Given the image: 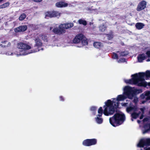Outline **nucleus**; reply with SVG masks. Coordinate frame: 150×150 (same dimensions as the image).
Segmentation results:
<instances>
[{
  "instance_id": "1",
  "label": "nucleus",
  "mask_w": 150,
  "mask_h": 150,
  "mask_svg": "<svg viewBox=\"0 0 150 150\" xmlns=\"http://www.w3.org/2000/svg\"><path fill=\"white\" fill-rule=\"evenodd\" d=\"M123 90V94L118 95L116 98L108 100L105 102L103 113L105 115L109 116L113 114L115 112V109L119 107V101H124L127 97L132 99L136 94L142 92L141 89L138 90L129 86L124 87Z\"/></svg>"
},
{
  "instance_id": "2",
  "label": "nucleus",
  "mask_w": 150,
  "mask_h": 150,
  "mask_svg": "<svg viewBox=\"0 0 150 150\" xmlns=\"http://www.w3.org/2000/svg\"><path fill=\"white\" fill-rule=\"evenodd\" d=\"M132 79L125 80L127 83L134 84L138 86L146 87L148 83L145 81V79L150 77V71H147L145 72H139L132 76Z\"/></svg>"
},
{
  "instance_id": "3",
  "label": "nucleus",
  "mask_w": 150,
  "mask_h": 150,
  "mask_svg": "<svg viewBox=\"0 0 150 150\" xmlns=\"http://www.w3.org/2000/svg\"><path fill=\"white\" fill-rule=\"evenodd\" d=\"M125 114L121 112L115 114L109 119L110 124L114 127H116L122 124L125 120Z\"/></svg>"
},
{
  "instance_id": "4",
  "label": "nucleus",
  "mask_w": 150,
  "mask_h": 150,
  "mask_svg": "<svg viewBox=\"0 0 150 150\" xmlns=\"http://www.w3.org/2000/svg\"><path fill=\"white\" fill-rule=\"evenodd\" d=\"M74 26L73 23H70L67 24H62L59 26V29L54 28L53 30V31L54 33L58 34H60L65 32L64 29L70 28Z\"/></svg>"
},
{
  "instance_id": "5",
  "label": "nucleus",
  "mask_w": 150,
  "mask_h": 150,
  "mask_svg": "<svg viewBox=\"0 0 150 150\" xmlns=\"http://www.w3.org/2000/svg\"><path fill=\"white\" fill-rule=\"evenodd\" d=\"M17 47L19 49H22V50L21 51H24L28 52H29V54L37 52L40 50V49L29 50L31 49V46L23 42L18 43L17 45Z\"/></svg>"
},
{
  "instance_id": "6",
  "label": "nucleus",
  "mask_w": 150,
  "mask_h": 150,
  "mask_svg": "<svg viewBox=\"0 0 150 150\" xmlns=\"http://www.w3.org/2000/svg\"><path fill=\"white\" fill-rule=\"evenodd\" d=\"M137 107L136 106H132L131 103L130 104V106L127 107L126 109V111L129 113H131V116L132 118L131 120L133 121V119H136L139 116V113H137Z\"/></svg>"
},
{
  "instance_id": "7",
  "label": "nucleus",
  "mask_w": 150,
  "mask_h": 150,
  "mask_svg": "<svg viewBox=\"0 0 150 150\" xmlns=\"http://www.w3.org/2000/svg\"><path fill=\"white\" fill-rule=\"evenodd\" d=\"M150 145V139L143 138L140 140L137 145L138 147L143 148L141 150H150V147L146 148L144 147L146 145Z\"/></svg>"
},
{
  "instance_id": "8",
  "label": "nucleus",
  "mask_w": 150,
  "mask_h": 150,
  "mask_svg": "<svg viewBox=\"0 0 150 150\" xmlns=\"http://www.w3.org/2000/svg\"><path fill=\"white\" fill-rule=\"evenodd\" d=\"M103 112V110L102 107H100L98 109V114L94 118V120L96 123L101 124L102 123L103 120L102 118V115Z\"/></svg>"
},
{
  "instance_id": "9",
  "label": "nucleus",
  "mask_w": 150,
  "mask_h": 150,
  "mask_svg": "<svg viewBox=\"0 0 150 150\" xmlns=\"http://www.w3.org/2000/svg\"><path fill=\"white\" fill-rule=\"evenodd\" d=\"M40 39H42L45 42L47 41V36L45 35H39V38H36L35 40L36 46L38 48V49L42 50V48H40V47L42 45V43L40 41Z\"/></svg>"
},
{
  "instance_id": "10",
  "label": "nucleus",
  "mask_w": 150,
  "mask_h": 150,
  "mask_svg": "<svg viewBox=\"0 0 150 150\" xmlns=\"http://www.w3.org/2000/svg\"><path fill=\"white\" fill-rule=\"evenodd\" d=\"M150 86V82L148 83V85ZM141 98L144 99V100L142 101V103L144 104L147 100L150 99V91H146L141 95Z\"/></svg>"
},
{
  "instance_id": "11",
  "label": "nucleus",
  "mask_w": 150,
  "mask_h": 150,
  "mask_svg": "<svg viewBox=\"0 0 150 150\" xmlns=\"http://www.w3.org/2000/svg\"><path fill=\"white\" fill-rule=\"evenodd\" d=\"M96 139H86L83 141L82 144L84 146H90L96 144Z\"/></svg>"
},
{
  "instance_id": "12",
  "label": "nucleus",
  "mask_w": 150,
  "mask_h": 150,
  "mask_svg": "<svg viewBox=\"0 0 150 150\" xmlns=\"http://www.w3.org/2000/svg\"><path fill=\"white\" fill-rule=\"evenodd\" d=\"M146 3L145 1H142L139 4L137 10V11H141L144 9L146 7Z\"/></svg>"
},
{
  "instance_id": "13",
  "label": "nucleus",
  "mask_w": 150,
  "mask_h": 150,
  "mask_svg": "<svg viewBox=\"0 0 150 150\" xmlns=\"http://www.w3.org/2000/svg\"><path fill=\"white\" fill-rule=\"evenodd\" d=\"M83 35L82 34L77 35L73 40V41L74 43H77L81 41L83 38Z\"/></svg>"
},
{
  "instance_id": "14",
  "label": "nucleus",
  "mask_w": 150,
  "mask_h": 150,
  "mask_svg": "<svg viewBox=\"0 0 150 150\" xmlns=\"http://www.w3.org/2000/svg\"><path fill=\"white\" fill-rule=\"evenodd\" d=\"M27 28V27L26 25H22L15 28L14 31L16 33L23 32L25 31Z\"/></svg>"
},
{
  "instance_id": "15",
  "label": "nucleus",
  "mask_w": 150,
  "mask_h": 150,
  "mask_svg": "<svg viewBox=\"0 0 150 150\" xmlns=\"http://www.w3.org/2000/svg\"><path fill=\"white\" fill-rule=\"evenodd\" d=\"M29 52H28L24 51H20L19 52L16 51L13 53V55H15L16 56L18 57L22 55H25L29 54Z\"/></svg>"
},
{
  "instance_id": "16",
  "label": "nucleus",
  "mask_w": 150,
  "mask_h": 150,
  "mask_svg": "<svg viewBox=\"0 0 150 150\" xmlns=\"http://www.w3.org/2000/svg\"><path fill=\"white\" fill-rule=\"evenodd\" d=\"M147 58V57L144 54H140L137 57L138 62H142L145 59Z\"/></svg>"
},
{
  "instance_id": "17",
  "label": "nucleus",
  "mask_w": 150,
  "mask_h": 150,
  "mask_svg": "<svg viewBox=\"0 0 150 150\" xmlns=\"http://www.w3.org/2000/svg\"><path fill=\"white\" fill-rule=\"evenodd\" d=\"M56 6L58 7H65L68 6V4L64 2L61 1L57 3Z\"/></svg>"
},
{
  "instance_id": "18",
  "label": "nucleus",
  "mask_w": 150,
  "mask_h": 150,
  "mask_svg": "<svg viewBox=\"0 0 150 150\" xmlns=\"http://www.w3.org/2000/svg\"><path fill=\"white\" fill-rule=\"evenodd\" d=\"M52 11H48L45 13V18L47 19L54 17V15L53 14Z\"/></svg>"
},
{
  "instance_id": "19",
  "label": "nucleus",
  "mask_w": 150,
  "mask_h": 150,
  "mask_svg": "<svg viewBox=\"0 0 150 150\" xmlns=\"http://www.w3.org/2000/svg\"><path fill=\"white\" fill-rule=\"evenodd\" d=\"M144 129L143 130V133L144 134L147 132L149 131H150V124H148L145 125L144 127Z\"/></svg>"
},
{
  "instance_id": "20",
  "label": "nucleus",
  "mask_w": 150,
  "mask_h": 150,
  "mask_svg": "<svg viewBox=\"0 0 150 150\" xmlns=\"http://www.w3.org/2000/svg\"><path fill=\"white\" fill-rule=\"evenodd\" d=\"M94 47L96 48H100L103 46V44L98 42H94L93 44Z\"/></svg>"
},
{
  "instance_id": "21",
  "label": "nucleus",
  "mask_w": 150,
  "mask_h": 150,
  "mask_svg": "<svg viewBox=\"0 0 150 150\" xmlns=\"http://www.w3.org/2000/svg\"><path fill=\"white\" fill-rule=\"evenodd\" d=\"M136 27L138 30L142 29L144 26V25L142 23H137L136 24Z\"/></svg>"
},
{
  "instance_id": "22",
  "label": "nucleus",
  "mask_w": 150,
  "mask_h": 150,
  "mask_svg": "<svg viewBox=\"0 0 150 150\" xmlns=\"http://www.w3.org/2000/svg\"><path fill=\"white\" fill-rule=\"evenodd\" d=\"M78 22L79 24H82L83 25H86L87 24V22L86 21L83 19H80L79 20Z\"/></svg>"
},
{
  "instance_id": "23",
  "label": "nucleus",
  "mask_w": 150,
  "mask_h": 150,
  "mask_svg": "<svg viewBox=\"0 0 150 150\" xmlns=\"http://www.w3.org/2000/svg\"><path fill=\"white\" fill-rule=\"evenodd\" d=\"M82 44V45H87L88 44L87 41L85 37L83 35V38L81 41Z\"/></svg>"
},
{
  "instance_id": "24",
  "label": "nucleus",
  "mask_w": 150,
  "mask_h": 150,
  "mask_svg": "<svg viewBox=\"0 0 150 150\" xmlns=\"http://www.w3.org/2000/svg\"><path fill=\"white\" fill-rule=\"evenodd\" d=\"M2 43L3 44H2V46L5 47H8L11 45V43L7 41H4L2 42Z\"/></svg>"
},
{
  "instance_id": "25",
  "label": "nucleus",
  "mask_w": 150,
  "mask_h": 150,
  "mask_svg": "<svg viewBox=\"0 0 150 150\" xmlns=\"http://www.w3.org/2000/svg\"><path fill=\"white\" fill-rule=\"evenodd\" d=\"M53 14L54 15V17H58L60 16L61 13L59 12L56 11H52Z\"/></svg>"
},
{
  "instance_id": "26",
  "label": "nucleus",
  "mask_w": 150,
  "mask_h": 150,
  "mask_svg": "<svg viewBox=\"0 0 150 150\" xmlns=\"http://www.w3.org/2000/svg\"><path fill=\"white\" fill-rule=\"evenodd\" d=\"M118 53H119V54H120V56H125L128 54V52L127 51H125L123 52H122L120 53L118 52H117Z\"/></svg>"
},
{
  "instance_id": "27",
  "label": "nucleus",
  "mask_w": 150,
  "mask_h": 150,
  "mask_svg": "<svg viewBox=\"0 0 150 150\" xmlns=\"http://www.w3.org/2000/svg\"><path fill=\"white\" fill-rule=\"evenodd\" d=\"M100 30L101 32H103L106 30V27L104 25H101L99 27Z\"/></svg>"
},
{
  "instance_id": "28",
  "label": "nucleus",
  "mask_w": 150,
  "mask_h": 150,
  "mask_svg": "<svg viewBox=\"0 0 150 150\" xmlns=\"http://www.w3.org/2000/svg\"><path fill=\"white\" fill-rule=\"evenodd\" d=\"M9 5V4L8 3H6L3 4L2 5H1L0 6V8H4L8 6Z\"/></svg>"
},
{
  "instance_id": "29",
  "label": "nucleus",
  "mask_w": 150,
  "mask_h": 150,
  "mask_svg": "<svg viewBox=\"0 0 150 150\" xmlns=\"http://www.w3.org/2000/svg\"><path fill=\"white\" fill-rule=\"evenodd\" d=\"M26 16L25 14H23L21 15L19 17V20L22 21L24 20L26 17Z\"/></svg>"
},
{
  "instance_id": "30",
  "label": "nucleus",
  "mask_w": 150,
  "mask_h": 150,
  "mask_svg": "<svg viewBox=\"0 0 150 150\" xmlns=\"http://www.w3.org/2000/svg\"><path fill=\"white\" fill-rule=\"evenodd\" d=\"M6 54L7 56H13V53L9 51L6 52Z\"/></svg>"
},
{
  "instance_id": "31",
  "label": "nucleus",
  "mask_w": 150,
  "mask_h": 150,
  "mask_svg": "<svg viewBox=\"0 0 150 150\" xmlns=\"http://www.w3.org/2000/svg\"><path fill=\"white\" fill-rule=\"evenodd\" d=\"M117 54H119V53H118L117 54L115 53H113V55L112 56L113 58L114 59H117L118 57Z\"/></svg>"
},
{
  "instance_id": "32",
  "label": "nucleus",
  "mask_w": 150,
  "mask_h": 150,
  "mask_svg": "<svg viewBox=\"0 0 150 150\" xmlns=\"http://www.w3.org/2000/svg\"><path fill=\"white\" fill-rule=\"evenodd\" d=\"M146 55L147 57V58L148 57H150V51L148 50L146 52Z\"/></svg>"
},
{
  "instance_id": "33",
  "label": "nucleus",
  "mask_w": 150,
  "mask_h": 150,
  "mask_svg": "<svg viewBox=\"0 0 150 150\" xmlns=\"http://www.w3.org/2000/svg\"><path fill=\"white\" fill-rule=\"evenodd\" d=\"M97 109V107L95 106H92L90 108V110L91 111H92L94 112Z\"/></svg>"
},
{
  "instance_id": "34",
  "label": "nucleus",
  "mask_w": 150,
  "mask_h": 150,
  "mask_svg": "<svg viewBox=\"0 0 150 150\" xmlns=\"http://www.w3.org/2000/svg\"><path fill=\"white\" fill-rule=\"evenodd\" d=\"M125 62V59L122 58L120 59H119L117 61L118 63H122L124 62Z\"/></svg>"
},
{
  "instance_id": "35",
  "label": "nucleus",
  "mask_w": 150,
  "mask_h": 150,
  "mask_svg": "<svg viewBox=\"0 0 150 150\" xmlns=\"http://www.w3.org/2000/svg\"><path fill=\"white\" fill-rule=\"evenodd\" d=\"M128 103H121L122 106L124 107H127L128 105Z\"/></svg>"
},
{
  "instance_id": "36",
  "label": "nucleus",
  "mask_w": 150,
  "mask_h": 150,
  "mask_svg": "<svg viewBox=\"0 0 150 150\" xmlns=\"http://www.w3.org/2000/svg\"><path fill=\"white\" fill-rule=\"evenodd\" d=\"M59 99L60 101H64V97L62 96H60L59 97Z\"/></svg>"
},
{
  "instance_id": "37",
  "label": "nucleus",
  "mask_w": 150,
  "mask_h": 150,
  "mask_svg": "<svg viewBox=\"0 0 150 150\" xmlns=\"http://www.w3.org/2000/svg\"><path fill=\"white\" fill-rule=\"evenodd\" d=\"M149 120V118L148 117H147L144 118V119L143 120V121L144 122H145L146 121H148Z\"/></svg>"
},
{
  "instance_id": "38",
  "label": "nucleus",
  "mask_w": 150,
  "mask_h": 150,
  "mask_svg": "<svg viewBox=\"0 0 150 150\" xmlns=\"http://www.w3.org/2000/svg\"><path fill=\"white\" fill-rule=\"evenodd\" d=\"M138 98L136 97H135L134 100V102L135 103H136L138 101Z\"/></svg>"
},
{
  "instance_id": "39",
  "label": "nucleus",
  "mask_w": 150,
  "mask_h": 150,
  "mask_svg": "<svg viewBox=\"0 0 150 150\" xmlns=\"http://www.w3.org/2000/svg\"><path fill=\"white\" fill-rule=\"evenodd\" d=\"M108 39L109 40H110L113 37V35H110V37L109 36H108Z\"/></svg>"
},
{
  "instance_id": "40",
  "label": "nucleus",
  "mask_w": 150,
  "mask_h": 150,
  "mask_svg": "<svg viewBox=\"0 0 150 150\" xmlns=\"http://www.w3.org/2000/svg\"><path fill=\"white\" fill-rule=\"evenodd\" d=\"M144 109L145 108H141L140 109V110H141V111L143 112L144 110Z\"/></svg>"
},
{
  "instance_id": "41",
  "label": "nucleus",
  "mask_w": 150,
  "mask_h": 150,
  "mask_svg": "<svg viewBox=\"0 0 150 150\" xmlns=\"http://www.w3.org/2000/svg\"><path fill=\"white\" fill-rule=\"evenodd\" d=\"M143 117H144L143 115H142L140 116V119H142L143 118Z\"/></svg>"
},
{
  "instance_id": "42",
  "label": "nucleus",
  "mask_w": 150,
  "mask_h": 150,
  "mask_svg": "<svg viewBox=\"0 0 150 150\" xmlns=\"http://www.w3.org/2000/svg\"><path fill=\"white\" fill-rule=\"evenodd\" d=\"M96 11V10H92V12H93V13H94Z\"/></svg>"
},
{
  "instance_id": "43",
  "label": "nucleus",
  "mask_w": 150,
  "mask_h": 150,
  "mask_svg": "<svg viewBox=\"0 0 150 150\" xmlns=\"http://www.w3.org/2000/svg\"><path fill=\"white\" fill-rule=\"evenodd\" d=\"M146 61L147 62H149V61H150V59L149 58V59H147V60H146Z\"/></svg>"
},
{
  "instance_id": "44",
  "label": "nucleus",
  "mask_w": 150,
  "mask_h": 150,
  "mask_svg": "<svg viewBox=\"0 0 150 150\" xmlns=\"http://www.w3.org/2000/svg\"><path fill=\"white\" fill-rule=\"evenodd\" d=\"M93 24V23H92L90 22L89 23V25H92Z\"/></svg>"
},
{
  "instance_id": "45",
  "label": "nucleus",
  "mask_w": 150,
  "mask_h": 150,
  "mask_svg": "<svg viewBox=\"0 0 150 150\" xmlns=\"http://www.w3.org/2000/svg\"><path fill=\"white\" fill-rule=\"evenodd\" d=\"M52 27H50V30H52Z\"/></svg>"
},
{
  "instance_id": "46",
  "label": "nucleus",
  "mask_w": 150,
  "mask_h": 150,
  "mask_svg": "<svg viewBox=\"0 0 150 150\" xmlns=\"http://www.w3.org/2000/svg\"><path fill=\"white\" fill-rule=\"evenodd\" d=\"M137 122L138 123H139L140 122V121L138 120L137 121Z\"/></svg>"
},
{
  "instance_id": "47",
  "label": "nucleus",
  "mask_w": 150,
  "mask_h": 150,
  "mask_svg": "<svg viewBox=\"0 0 150 150\" xmlns=\"http://www.w3.org/2000/svg\"><path fill=\"white\" fill-rule=\"evenodd\" d=\"M93 114L94 115H95V114L94 113V112L93 113Z\"/></svg>"
},
{
  "instance_id": "48",
  "label": "nucleus",
  "mask_w": 150,
  "mask_h": 150,
  "mask_svg": "<svg viewBox=\"0 0 150 150\" xmlns=\"http://www.w3.org/2000/svg\"><path fill=\"white\" fill-rule=\"evenodd\" d=\"M3 0H0V2L1 1H2Z\"/></svg>"
},
{
  "instance_id": "49",
  "label": "nucleus",
  "mask_w": 150,
  "mask_h": 150,
  "mask_svg": "<svg viewBox=\"0 0 150 150\" xmlns=\"http://www.w3.org/2000/svg\"><path fill=\"white\" fill-rule=\"evenodd\" d=\"M149 113H150V111H149Z\"/></svg>"
}]
</instances>
